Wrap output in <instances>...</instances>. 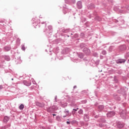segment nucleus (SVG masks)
Instances as JSON below:
<instances>
[{
    "label": "nucleus",
    "mask_w": 129,
    "mask_h": 129,
    "mask_svg": "<svg viewBox=\"0 0 129 129\" xmlns=\"http://www.w3.org/2000/svg\"><path fill=\"white\" fill-rule=\"evenodd\" d=\"M36 105L37 106H39V107H44V106H45V103H40L37 102L36 103Z\"/></svg>",
    "instance_id": "1"
},
{
    "label": "nucleus",
    "mask_w": 129,
    "mask_h": 129,
    "mask_svg": "<svg viewBox=\"0 0 129 129\" xmlns=\"http://www.w3.org/2000/svg\"><path fill=\"white\" fill-rule=\"evenodd\" d=\"M124 62H125V59H120L117 60L116 63L121 64V63H124Z\"/></svg>",
    "instance_id": "2"
},
{
    "label": "nucleus",
    "mask_w": 129,
    "mask_h": 129,
    "mask_svg": "<svg viewBox=\"0 0 129 129\" xmlns=\"http://www.w3.org/2000/svg\"><path fill=\"white\" fill-rule=\"evenodd\" d=\"M114 115V112H109L107 113V116L110 117V116H113Z\"/></svg>",
    "instance_id": "3"
},
{
    "label": "nucleus",
    "mask_w": 129,
    "mask_h": 129,
    "mask_svg": "<svg viewBox=\"0 0 129 129\" xmlns=\"http://www.w3.org/2000/svg\"><path fill=\"white\" fill-rule=\"evenodd\" d=\"M117 126L119 128H122L123 127V124L120 122H118Z\"/></svg>",
    "instance_id": "4"
},
{
    "label": "nucleus",
    "mask_w": 129,
    "mask_h": 129,
    "mask_svg": "<svg viewBox=\"0 0 129 129\" xmlns=\"http://www.w3.org/2000/svg\"><path fill=\"white\" fill-rule=\"evenodd\" d=\"M125 111H122V112L120 114V116H121V117H122V118H124V117H125Z\"/></svg>",
    "instance_id": "5"
},
{
    "label": "nucleus",
    "mask_w": 129,
    "mask_h": 129,
    "mask_svg": "<svg viewBox=\"0 0 129 129\" xmlns=\"http://www.w3.org/2000/svg\"><path fill=\"white\" fill-rule=\"evenodd\" d=\"M78 8L79 9H82V4H81V2H79L77 3Z\"/></svg>",
    "instance_id": "6"
},
{
    "label": "nucleus",
    "mask_w": 129,
    "mask_h": 129,
    "mask_svg": "<svg viewBox=\"0 0 129 129\" xmlns=\"http://www.w3.org/2000/svg\"><path fill=\"white\" fill-rule=\"evenodd\" d=\"M23 83L25 84V85H26V86H30V85H31V83H27V81H24L23 82Z\"/></svg>",
    "instance_id": "7"
},
{
    "label": "nucleus",
    "mask_w": 129,
    "mask_h": 129,
    "mask_svg": "<svg viewBox=\"0 0 129 129\" xmlns=\"http://www.w3.org/2000/svg\"><path fill=\"white\" fill-rule=\"evenodd\" d=\"M23 83L25 84V85H26V86H30V85H31V83H27V81H24L23 82Z\"/></svg>",
    "instance_id": "8"
},
{
    "label": "nucleus",
    "mask_w": 129,
    "mask_h": 129,
    "mask_svg": "<svg viewBox=\"0 0 129 129\" xmlns=\"http://www.w3.org/2000/svg\"><path fill=\"white\" fill-rule=\"evenodd\" d=\"M4 49L6 52H8V51H10V50H11V48L9 46L5 47Z\"/></svg>",
    "instance_id": "9"
},
{
    "label": "nucleus",
    "mask_w": 129,
    "mask_h": 129,
    "mask_svg": "<svg viewBox=\"0 0 129 129\" xmlns=\"http://www.w3.org/2000/svg\"><path fill=\"white\" fill-rule=\"evenodd\" d=\"M9 118L8 116H5V118H4V120L5 121V122H7V121H9Z\"/></svg>",
    "instance_id": "10"
},
{
    "label": "nucleus",
    "mask_w": 129,
    "mask_h": 129,
    "mask_svg": "<svg viewBox=\"0 0 129 129\" xmlns=\"http://www.w3.org/2000/svg\"><path fill=\"white\" fill-rule=\"evenodd\" d=\"M24 107H25V106H24V105L21 104V105H20V106H19V109H20L21 110H23L24 109Z\"/></svg>",
    "instance_id": "11"
},
{
    "label": "nucleus",
    "mask_w": 129,
    "mask_h": 129,
    "mask_svg": "<svg viewBox=\"0 0 129 129\" xmlns=\"http://www.w3.org/2000/svg\"><path fill=\"white\" fill-rule=\"evenodd\" d=\"M78 113H79V114H83V110L82 109L79 110Z\"/></svg>",
    "instance_id": "12"
},
{
    "label": "nucleus",
    "mask_w": 129,
    "mask_h": 129,
    "mask_svg": "<svg viewBox=\"0 0 129 129\" xmlns=\"http://www.w3.org/2000/svg\"><path fill=\"white\" fill-rule=\"evenodd\" d=\"M5 59H6V60H7V61H10V57L8 56H5Z\"/></svg>",
    "instance_id": "13"
},
{
    "label": "nucleus",
    "mask_w": 129,
    "mask_h": 129,
    "mask_svg": "<svg viewBox=\"0 0 129 129\" xmlns=\"http://www.w3.org/2000/svg\"><path fill=\"white\" fill-rule=\"evenodd\" d=\"M66 112L67 113L66 115H63V117H66L67 116V115H68L69 114V111H67Z\"/></svg>",
    "instance_id": "14"
},
{
    "label": "nucleus",
    "mask_w": 129,
    "mask_h": 129,
    "mask_svg": "<svg viewBox=\"0 0 129 129\" xmlns=\"http://www.w3.org/2000/svg\"><path fill=\"white\" fill-rule=\"evenodd\" d=\"M22 50H23V51H25V50H26V48L25 47L24 45L22 46Z\"/></svg>",
    "instance_id": "15"
},
{
    "label": "nucleus",
    "mask_w": 129,
    "mask_h": 129,
    "mask_svg": "<svg viewBox=\"0 0 129 129\" xmlns=\"http://www.w3.org/2000/svg\"><path fill=\"white\" fill-rule=\"evenodd\" d=\"M57 108V107H56L55 106H52V109H54V110H56Z\"/></svg>",
    "instance_id": "16"
},
{
    "label": "nucleus",
    "mask_w": 129,
    "mask_h": 129,
    "mask_svg": "<svg viewBox=\"0 0 129 129\" xmlns=\"http://www.w3.org/2000/svg\"><path fill=\"white\" fill-rule=\"evenodd\" d=\"M103 55H105V54H106V51H105V50H103L102 52Z\"/></svg>",
    "instance_id": "17"
},
{
    "label": "nucleus",
    "mask_w": 129,
    "mask_h": 129,
    "mask_svg": "<svg viewBox=\"0 0 129 129\" xmlns=\"http://www.w3.org/2000/svg\"><path fill=\"white\" fill-rule=\"evenodd\" d=\"M79 108H77V109H73V110H75V111H77L78 110Z\"/></svg>",
    "instance_id": "18"
},
{
    "label": "nucleus",
    "mask_w": 129,
    "mask_h": 129,
    "mask_svg": "<svg viewBox=\"0 0 129 129\" xmlns=\"http://www.w3.org/2000/svg\"><path fill=\"white\" fill-rule=\"evenodd\" d=\"M20 41L21 40L20 39V38L17 39V42H20Z\"/></svg>",
    "instance_id": "19"
},
{
    "label": "nucleus",
    "mask_w": 129,
    "mask_h": 129,
    "mask_svg": "<svg viewBox=\"0 0 129 129\" xmlns=\"http://www.w3.org/2000/svg\"><path fill=\"white\" fill-rule=\"evenodd\" d=\"M100 107H101V108H103V106H99V108H100Z\"/></svg>",
    "instance_id": "20"
},
{
    "label": "nucleus",
    "mask_w": 129,
    "mask_h": 129,
    "mask_svg": "<svg viewBox=\"0 0 129 129\" xmlns=\"http://www.w3.org/2000/svg\"><path fill=\"white\" fill-rule=\"evenodd\" d=\"M67 123L68 124H70V122H69V121H67Z\"/></svg>",
    "instance_id": "21"
},
{
    "label": "nucleus",
    "mask_w": 129,
    "mask_h": 129,
    "mask_svg": "<svg viewBox=\"0 0 129 129\" xmlns=\"http://www.w3.org/2000/svg\"><path fill=\"white\" fill-rule=\"evenodd\" d=\"M0 89H3V86H0Z\"/></svg>",
    "instance_id": "22"
},
{
    "label": "nucleus",
    "mask_w": 129,
    "mask_h": 129,
    "mask_svg": "<svg viewBox=\"0 0 129 129\" xmlns=\"http://www.w3.org/2000/svg\"><path fill=\"white\" fill-rule=\"evenodd\" d=\"M40 129H45L44 127H40Z\"/></svg>",
    "instance_id": "23"
},
{
    "label": "nucleus",
    "mask_w": 129,
    "mask_h": 129,
    "mask_svg": "<svg viewBox=\"0 0 129 129\" xmlns=\"http://www.w3.org/2000/svg\"><path fill=\"white\" fill-rule=\"evenodd\" d=\"M53 116H54V115H56V114H53Z\"/></svg>",
    "instance_id": "24"
},
{
    "label": "nucleus",
    "mask_w": 129,
    "mask_h": 129,
    "mask_svg": "<svg viewBox=\"0 0 129 129\" xmlns=\"http://www.w3.org/2000/svg\"><path fill=\"white\" fill-rule=\"evenodd\" d=\"M12 80H14V79H12Z\"/></svg>",
    "instance_id": "25"
}]
</instances>
